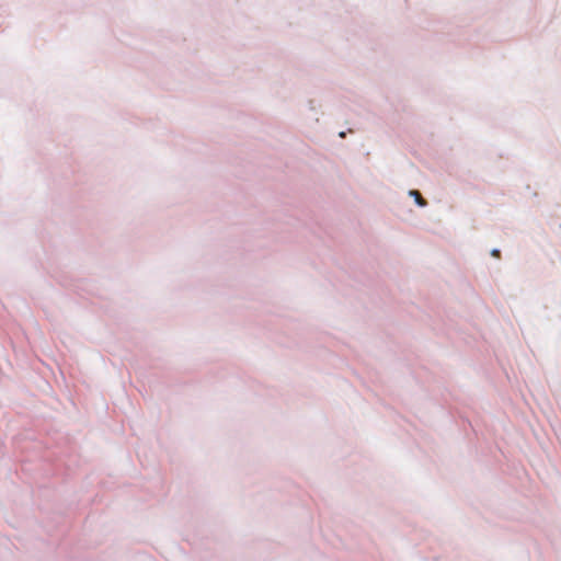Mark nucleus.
I'll use <instances>...</instances> for the list:
<instances>
[{
	"mask_svg": "<svg viewBox=\"0 0 561 561\" xmlns=\"http://www.w3.org/2000/svg\"><path fill=\"white\" fill-rule=\"evenodd\" d=\"M492 255L499 257L500 256V251L499 250H493L492 251Z\"/></svg>",
	"mask_w": 561,
	"mask_h": 561,
	"instance_id": "obj_2",
	"label": "nucleus"
},
{
	"mask_svg": "<svg viewBox=\"0 0 561 561\" xmlns=\"http://www.w3.org/2000/svg\"><path fill=\"white\" fill-rule=\"evenodd\" d=\"M410 195L415 198V202L417 203V205H420L422 207L426 205V201L422 197V195L420 194L419 191H411Z\"/></svg>",
	"mask_w": 561,
	"mask_h": 561,
	"instance_id": "obj_1",
	"label": "nucleus"
}]
</instances>
